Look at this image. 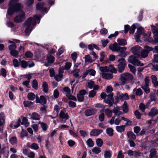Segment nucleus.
<instances>
[{"instance_id": "bf43d9fd", "label": "nucleus", "mask_w": 158, "mask_h": 158, "mask_svg": "<svg viewBox=\"0 0 158 158\" xmlns=\"http://www.w3.org/2000/svg\"><path fill=\"white\" fill-rule=\"evenodd\" d=\"M60 107L58 105H56L54 107V112L56 111V116H57L59 112V110L60 109Z\"/></svg>"}, {"instance_id": "a18cd8bd", "label": "nucleus", "mask_w": 158, "mask_h": 158, "mask_svg": "<svg viewBox=\"0 0 158 158\" xmlns=\"http://www.w3.org/2000/svg\"><path fill=\"white\" fill-rule=\"evenodd\" d=\"M148 52L143 50L141 52V56L142 57L145 58L148 56Z\"/></svg>"}, {"instance_id": "e2e57ef3", "label": "nucleus", "mask_w": 158, "mask_h": 158, "mask_svg": "<svg viewBox=\"0 0 158 158\" xmlns=\"http://www.w3.org/2000/svg\"><path fill=\"white\" fill-rule=\"evenodd\" d=\"M25 56L27 58H31L33 56V54L30 51H27L25 53Z\"/></svg>"}, {"instance_id": "72a5a7b5", "label": "nucleus", "mask_w": 158, "mask_h": 158, "mask_svg": "<svg viewBox=\"0 0 158 158\" xmlns=\"http://www.w3.org/2000/svg\"><path fill=\"white\" fill-rule=\"evenodd\" d=\"M85 62H87L91 63L94 61L90 56L88 55L85 56Z\"/></svg>"}, {"instance_id": "5fc2aeb1", "label": "nucleus", "mask_w": 158, "mask_h": 158, "mask_svg": "<svg viewBox=\"0 0 158 158\" xmlns=\"http://www.w3.org/2000/svg\"><path fill=\"white\" fill-rule=\"evenodd\" d=\"M126 65L118 64V71L119 72H122L124 70Z\"/></svg>"}, {"instance_id": "4468645a", "label": "nucleus", "mask_w": 158, "mask_h": 158, "mask_svg": "<svg viewBox=\"0 0 158 158\" xmlns=\"http://www.w3.org/2000/svg\"><path fill=\"white\" fill-rule=\"evenodd\" d=\"M102 130L101 129H94L90 132V135L91 136H97L102 133Z\"/></svg>"}, {"instance_id": "9b49d317", "label": "nucleus", "mask_w": 158, "mask_h": 158, "mask_svg": "<svg viewBox=\"0 0 158 158\" xmlns=\"http://www.w3.org/2000/svg\"><path fill=\"white\" fill-rule=\"evenodd\" d=\"M119 46L118 44L115 42L113 44H110L109 46V48L113 52H118Z\"/></svg>"}, {"instance_id": "393cba45", "label": "nucleus", "mask_w": 158, "mask_h": 158, "mask_svg": "<svg viewBox=\"0 0 158 158\" xmlns=\"http://www.w3.org/2000/svg\"><path fill=\"white\" fill-rule=\"evenodd\" d=\"M142 88L143 89L146 93H148L150 92V89L149 88V85L143 84L142 85Z\"/></svg>"}, {"instance_id": "a211bd4d", "label": "nucleus", "mask_w": 158, "mask_h": 158, "mask_svg": "<svg viewBox=\"0 0 158 158\" xmlns=\"http://www.w3.org/2000/svg\"><path fill=\"white\" fill-rule=\"evenodd\" d=\"M156 151L154 149H152L150 151V153L149 155L150 158H154L156 157Z\"/></svg>"}, {"instance_id": "7c9ffc66", "label": "nucleus", "mask_w": 158, "mask_h": 158, "mask_svg": "<svg viewBox=\"0 0 158 158\" xmlns=\"http://www.w3.org/2000/svg\"><path fill=\"white\" fill-rule=\"evenodd\" d=\"M104 111L106 115L108 117L110 118L112 115V111L108 108H107L104 110Z\"/></svg>"}, {"instance_id": "c03bdc74", "label": "nucleus", "mask_w": 158, "mask_h": 158, "mask_svg": "<svg viewBox=\"0 0 158 158\" xmlns=\"http://www.w3.org/2000/svg\"><path fill=\"white\" fill-rule=\"evenodd\" d=\"M86 143L88 146L89 147H92L94 145L93 141L90 139H89L87 140Z\"/></svg>"}, {"instance_id": "c85d7f7f", "label": "nucleus", "mask_w": 158, "mask_h": 158, "mask_svg": "<svg viewBox=\"0 0 158 158\" xmlns=\"http://www.w3.org/2000/svg\"><path fill=\"white\" fill-rule=\"evenodd\" d=\"M96 143L97 145L99 147H101L103 144V142L102 140L100 138H98L96 140Z\"/></svg>"}, {"instance_id": "ddd939ff", "label": "nucleus", "mask_w": 158, "mask_h": 158, "mask_svg": "<svg viewBox=\"0 0 158 158\" xmlns=\"http://www.w3.org/2000/svg\"><path fill=\"white\" fill-rule=\"evenodd\" d=\"M96 110L94 109H87L85 110L84 114L86 116H89L94 114Z\"/></svg>"}, {"instance_id": "2eb2a0df", "label": "nucleus", "mask_w": 158, "mask_h": 158, "mask_svg": "<svg viewBox=\"0 0 158 158\" xmlns=\"http://www.w3.org/2000/svg\"><path fill=\"white\" fill-rule=\"evenodd\" d=\"M36 102L41 103L42 104H45L46 100L43 96H41L39 98L38 96H36Z\"/></svg>"}, {"instance_id": "6e6d98bb", "label": "nucleus", "mask_w": 158, "mask_h": 158, "mask_svg": "<svg viewBox=\"0 0 158 158\" xmlns=\"http://www.w3.org/2000/svg\"><path fill=\"white\" fill-rule=\"evenodd\" d=\"M0 74L4 77H5L6 76V71L4 69H2L0 71Z\"/></svg>"}, {"instance_id": "b1692460", "label": "nucleus", "mask_w": 158, "mask_h": 158, "mask_svg": "<svg viewBox=\"0 0 158 158\" xmlns=\"http://www.w3.org/2000/svg\"><path fill=\"white\" fill-rule=\"evenodd\" d=\"M5 115L3 112H1L0 114V126H2L5 123Z\"/></svg>"}, {"instance_id": "13d9d810", "label": "nucleus", "mask_w": 158, "mask_h": 158, "mask_svg": "<svg viewBox=\"0 0 158 158\" xmlns=\"http://www.w3.org/2000/svg\"><path fill=\"white\" fill-rule=\"evenodd\" d=\"M96 94V92L94 90L90 91L89 93V97L90 98L94 97Z\"/></svg>"}, {"instance_id": "20e7f679", "label": "nucleus", "mask_w": 158, "mask_h": 158, "mask_svg": "<svg viewBox=\"0 0 158 158\" xmlns=\"http://www.w3.org/2000/svg\"><path fill=\"white\" fill-rule=\"evenodd\" d=\"M133 77V76L131 74L128 73H122L121 75L120 80L122 84H124L127 81L132 80Z\"/></svg>"}, {"instance_id": "de8ad7c7", "label": "nucleus", "mask_w": 158, "mask_h": 158, "mask_svg": "<svg viewBox=\"0 0 158 158\" xmlns=\"http://www.w3.org/2000/svg\"><path fill=\"white\" fill-rule=\"evenodd\" d=\"M71 57L74 62H75L76 61V59L77 58V54L76 52H73L72 54H71Z\"/></svg>"}, {"instance_id": "f257e3e1", "label": "nucleus", "mask_w": 158, "mask_h": 158, "mask_svg": "<svg viewBox=\"0 0 158 158\" xmlns=\"http://www.w3.org/2000/svg\"><path fill=\"white\" fill-rule=\"evenodd\" d=\"M18 0H10L9 3V8L7 11L9 15H12L15 12L21 11L22 6L18 2Z\"/></svg>"}, {"instance_id": "052dcab7", "label": "nucleus", "mask_w": 158, "mask_h": 158, "mask_svg": "<svg viewBox=\"0 0 158 158\" xmlns=\"http://www.w3.org/2000/svg\"><path fill=\"white\" fill-rule=\"evenodd\" d=\"M31 148L32 149L36 150L39 148V147L37 143H33L31 144Z\"/></svg>"}, {"instance_id": "58836bf2", "label": "nucleus", "mask_w": 158, "mask_h": 158, "mask_svg": "<svg viewBox=\"0 0 158 158\" xmlns=\"http://www.w3.org/2000/svg\"><path fill=\"white\" fill-rule=\"evenodd\" d=\"M123 111L124 113H127L128 111V106L127 105V103L126 102H125L123 104L122 106Z\"/></svg>"}, {"instance_id": "0eeeda50", "label": "nucleus", "mask_w": 158, "mask_h": 158, "mask_svg": "<svg viewBox=\"0 0 158 158\" xmlns=\"http://www.w3.org/2000/svg\"><path fill=\"white\" fill-rule=\"evenodd\" d=\"M113 93H110L106 96V98L104 100L105 103L108 104L109 106H110L113 105L112 102L113 100Z\"/></svg>"}, {"instance_id": "5701e85b", "label": "nucleus", "mask_w": 158, "mask_h": 158, "mask_svg": "<svg viewBox=\"0 0 158 158\" xmlns=\"http://www.w3.org/2000/svg\"><path fill=\"white\" fill-rule=\"evenodd\" d=\"M127 135L128 137L130 139H135L136 138L135 135L131 131H128L127 133Z\"/></svg>"}, {"instance_id": "412c9836", "label": "nucleus", "mask_w": 158, "mask_h": 158, "mask_svg": "<svg viewBox=\"0 0 158 158\" xmlns=\"http://www.w3.org/2000/svg\"><path fill=\"white\" fill-rule=\"evenodd\" d=\"M31 118L32 119L36 120H39L40 119V115L36 112H33L32 114Z\"/></svg>"}, {"instance_id": "2f4dec72", "label": "nucleus", "mask_w": 158, "mask_h": 158, "mask_svg": "<svg viewBox=\"0 0 158 158\" xmlns=\"http://www.w3.org/2000/svg\"><path fill=\"white\" fill-rule=\"evenodd\" d=\"M21 124L22 125H24L26 127H28L29 125V123L28 122V120L26 117H23V118Z\"/></svg>"}, {"instance_id": "774afa93", "label": "nucleus", "mask_w": 158, "mask_h": 158, "mask_svg": "<svg viewBox=\"0 0 158 158\" xmlns=\"http://www.w3.org/2000/svg\"><path fill=\"white\" fill-rule=\"evenodd\" d=\"M27 135V133L26 131L22 130L21 133V137L23 138Z\"/></svg>"}, {"instance_id": "a878e982", "label": "nucleus", "mask_w": 158, "mask_h": 158, "mask_svg": "<svg viewBox=\"0 0 158 158\" xmlns=\"http://www.w3.org/2000/svg\"><path fill=\"white\" fill-rule=\"evenodd\" d=\"M42 87L45 93H48V84L45 81L43 83Z\"/></svg>"}, {"instance_id": "0e129e2a", "label": "nucleus", "mask_w": 158, "mask_h": 158, "mask_svg": "<svg viewBox=\"0 0 158 158\" xmlns=\"http://www.w3.org/2000/svg\"><path fill=\"white\" fill-rule=\"evenodd\" d=\"M118 61L119 62V64L126 65V61L124 58L119 59Z\"/></svg>"}, {"instance_id": "69168bd1", "label": "nucleus", "mask_w": 158, "mask_h": 158, "mask_svg": "<svg viewBox=\"0 0 158 158\" xmlns=\"http://www.w3.org/2000/svg\"><path fill=\"white\" fill-rule=\"evenodd\" d=\"M88 74L92 76H94L95 74V71L92 69H90L87 70Z\"/></svg>"}, {"instance_id": "f704fd0d", "label": "nucleus", "mask_w": 158, "mask_h": 158, "mask_svg": "<svg viewBox=\"0 0 158 158\" xmlns=\"http://www.w3.org/2000/svg\"><path fill=\"white\" fill-rule=\"evenodd\" d=\"M106 133L110 136H112L113 135V130L111 128H109L106 129Z\"/></svg>"}, {"instance_id": "603ef678", "label": "nucleus", "mask_w": 158, "mask_h": 158, "mask_svg": "<svg viewBox=\"0 0 158 158\" xmlns=\"http://www.w3.org/2000/svg\"><path fill=\"white\" fill-rule=\"evenodd\" d=\"M143 50L148 52V53H149L150 51L153 50V48L151 47L146 45L144 47Z\"/></svg>"}, {"instance_id": "dca6fc26", "label": "nucleus", "mask_w": 158, "mask_h": 158, "mask_svg": "<svg viewBox=\"0 0 158 158\" xmlns=\"http://www.w3.org/2000/svg\"><path fill=\"white\" fill-rule=\"evenodd\" d=\"M60 117L63 119L65 120L64 121H62V122L63 123H65L66 120L69 118V116L67 113H65L63 111L61 110L60 114Z\"/></svg>"}, {"instance_id": "423d86ee", "label": "nucleus", "mask_w": 158, "mask_h": 158, "mask_svg": "<svg viewBox=\"0 0 158 158\" xmlns=\"http://www.w3.org/2000/svg\"><path fill=\"white\" fill-rule=\"evenodd\" d=\"M26 18L25 14L23 11L21 12L14 19V21L17 23L22 22Z\"/></svg>"}, {"instance_id": "c756f323", "label": "nucleus", "mask_w": 158, "mask_h": 158, "mask_svg": "<svg viewBox=\"0 0 158 158\" xmlns=\"http://www.w3.org/2000/svg\"><path fill=\"white\" fill-rule=\"evenodd\" d=\"M118 43L119 45H125L127 44L126 40L124 39H121L118 40Z\"/></svg>"}, {"instance_id": "f03ea898", "label": "nucleus", "mask_w": 158, "mask_h": 158, "mask_svg": "<svg viewBox=\"0 0 158 158\" xmlns=\"http://www.w3.org/2000/svg\"><path fill=\"white\" fill-rule=\"evenodd\" d=\"M39 18L38 15H35L33 17L29 18L24 23L23 26L26 27L25 32L26 34H29L32 30V26L36 24V21L39 20Z\"/></svg>"}, {"instance_id": "1a4fd4ad", "label": "nucleus", "mask_w": 158, "mask_h": 158, "mask_svg": "<svg viewBox=\"0 0 158 158\" xmlns=\"http://www.w3.org/2000/svg\"><path fill=\"white\" fill-rule=\"evenodd\" d=\"M117 97L118 99L121 101L128 100L129 97L127 93H125L124 94L119 92H117Z\"/></svg>"}, {"instance_id": "09e8293b", "label": "nucleus", "mask_w": 158, "mask_h": 158, "mask_svg": "<svg viewBox=\"0 0 158 158\" xmlns=\"http://www.w3.org/2000/svg\"><path fill=\"white\" fill-rule=\"evenodd\" d=\"M128 67L130 69V71L134 74H135L136 71L135 67L131 64H129Z\"/></svg>"}, {"instance_id": "aec40b11", "label": "nucleus", "mask_w": 158, "mask_h": 158, "mask_svg": "<svg viewBox=\"0 0 158 158\" xmlns=\"http://www.w3.org/2000/svg\"><path fill=\"white\" fill-rule=\"evenodd\" d=\"M125 127L126 126L124 125L117 126L116 127V129L117 131L121 133L124 131Z\"/></svg>"}, {"instance_id": "338daca9", "label": "nucleus", "mask_w": 158, "mask_h": 158, "mask_svg": "<svg viewBox=\"0 0 158 158\" xmlns=\"http://www.w3.org/2000/svg\"><path fill=\"white\" fill-rule=\"evenodd\" d=\"M105 116L103 113H102L99 116L98 118L101 122L103 121L104 120Z\"/></svg>"}, {"instance_id": "79ce46f5", "label": "nucleus", "mask_w": 158, "mask_h": 158, "mask_svg": "<svg viewBox=\"0 0 158 158\" xmlns=\"http://www.w3.org/2000/svg\"><path fill=\"white\" fill-rule=\"evenodd\" d=\"M108 69L109 70V72L115 73H117V70L112 65L109 66V67H108Z\"/></svg>"}, {"instance_id": "9d476101", "label": "nucleus", "mask_w": 158, "mask_h": 158, "mask_svg": "<svg viewBox=\"0 0 158 158\" xmlns=\"http://www.w3.org/2000/svg\"><path fill=\"white\" fill-rule=\"evenodd\" d=\"M141 50V48L137 45L132 48L131 49V51L134 54L137 55Z\"/></svg>"}, {"instance_id": "f3484780", "label": "nucleus", "mask_w": 158, "mask_h": 158, "mask_svg": "<svg viewBox=\"0 0 158 158\" xmlns=\"http://www.w3.org/2000/svg\"><path fill=\"white\" fill-rule=\"evenodd\" d=\"M158 113V110L155 108H152L150 112L149 113V115L150 116L153 117L156 115Z\"/></svg>"}, {"instance_id": "7ed1b4c3", "label": "nucleus", "mask_w": 158, "mask_h": 158, "mask_svg": "<svg viewBox=\"0 0 158 158\" xmlns=\"http://www.w3.org/2000/svg\"><path fill=\"white\" fill-rule=\"evenodd\" d=\"M100 70L102 72V77L105 79L110 80L112 79L113 76L112 73H110L108 67H100L99 68Z\"/></svg>"}, {"instance_id": "ea45409f", "label": "nucleus", "mask_w": 158, "mask_h": 158, "mask_svg": "<svg viewBox=\"0 0 158 158\" xmlns=\"http://www.w3.org/2000/svg\"><path fill=\"white\" fill-rule=\"evenodd\" d=\"M150 32H149L147 34V36L148 37V38L147 39V38L145 37V39L144 40L145 41L152 43H153L154 42H155V41L153 40V39L152 38L150 37Z\"/></svg>"}, {"instance_id": "a19ab883", "label": "nucleus", "mask_w": 158, "mask_h": 158, "mask_svg": "<svg viewBox=\"0 0 158 158\" xmlns=\"http://www.w3.org/2000/svg\"><path fill=\"white\" fill-rule=\"evenodd\" d=\"M44 6V3H38L36 6L37 9L39 10H43Z\"/></svg>"}, {"instance_id": "6e6552de", "label": "nucleus", "mask_w": 158, "mask_h": 158, "mask_svg": "<svg viewBox=\"0 0 158 158\" xmlns=\"http://www.w3.org/2000/svg\"><path fill=\"white\" fill-rule=\"evenodd\" d=\"M152 30L154 34V41L156 43L158 42V29L156 28L155 26H151Z\"/></svg>"}, {"instance_id": "39448f33", "label": "nucleus", "mask_w": 158, "mask_h": 158, "mask_svg": "<svg viewBox=\"0 0 158 158\" xmlns=\"http://www.w3.org/2000/svg\"><path fill=\"white\" fill-rule=\"evenodd\" d=\"M128 61L130 63L136 66H143V64L141 63L134 56H130L128 59Z\"/></svg>"}, {"instance_id": "8fccbe9b", "label": "nucleus", "mask_w": 158, "mask_h": 158, "mask_svg": "<svg viewBox=\"0 0 158 158\" xmlns=\"http://www.w3.org/2000/svg\"><path fill=\"white\" fill-rule=\"evenodd\" d=\"M114 112L115 115L118 116L123 114V112L118 109H115Z\"/></svg>"}, {"instance_id": "37998d69", "label": "nucleus", "mask_w": 158, "mask_h": 158, "mask_svg": "<svg viewBox=\"0 0 158 158\" xmlns=\"http://www.w3.org/2000/svg\"><path fill=\"white\" fill-rule=\"evenodd\" d=\"M9 141L12 144L14 145L17 143V139L16 137H13L10 139Z\"/></svg>"}, {"instance_id": "c9c22d12", "label": "nucleus", "mask_w": 158, "mask_h": 158, "mask_svg": "<svg viewBox=\"0 0 158 158\" xmlns=\"http://www.w3.org/2000/svg\"><path fill=\"white\" fill-rule=\"evenodd\" d=\"M95 106L97 108H102V109L100 110V112H101L104 111V110L106 107L105 106L100 103H98L96 104Z\"/></svg>"}, {"instance_id": "6ab92c4d", "label": "nucleus", "mask_w": 158, "mask_h": 158, "mask_svg": "<svg viewBox=\"0 0 158 158\" xmlns=\"http://www.w3.org/2000/svg\"><path fill=\"white\" fill-rule=\"evenodd\" d=\"M19 60L20 64L22 68L25 69L27 67L28 64V62H27L24 60H21L20 59H19Z\"/></svg>"}, {"instance_id": "cd10ccee", "label": "nucleus", "mask_w": 158, "mask_h": 158, "mask_svg": "<svg viewBox=\"0 0 158 158\" xmlns=\"http://www.w3.org/2000/svg\"><path fill=\"white\" fill-rule=\"evenodd\" d=\"M104 155L105 158H110L111 156L110 151L109 150L105 151L104 152Z\"/></svg>"}, {"instance_id": "4d7b16f0", "label": "nucleus", "mask_w": 158, "mask_h": 158, "mask_svg": "<svg viewBox=\"0 0 158 158\" xmlns=\"http://www.w3.org/2000/svg\"><path fill=\"white\" fill-rule=\"evenodd\" d=\"M135 26L134 25H133L131 27H130L129 29V33L130 34H133L135 32Z\"/></svg>"}, {"instance_id": "4be33fe9", "label": "nucleus", "mask_w": 158, "mask_h": 158, "mask_svg": "<svg viewBox=\"0 0 158 158\" xmlns=\"http://www.w3.org/2000/svg\"><path fill=\"white\" fill-rule=\"evenodd\" d=\"M70 89L68 87H65L63 89V92L66 94L67 97L70 94Z\"/></svg>"}, {"instance_id": "864d4df0", "label": "nucleus", "mask_w": 158, "mask_h": 158, "mask_svg": "<svg viewBox=\"0 0 158 158\" xmlns=\"http://www.w3.org/2000/svg\"><path fill=\"white\" fill-rule=\"evenodd\" d=\"M10 53L14 57H17L18 55V52L15 50L10 51Z\"/></svg>"}, {"instance_id": "680f3d73", "label": "nucleus", "mask_w": 158, "mask_h": 158, "mask_svg": "<svg viewBox=\"0 0 158 158\" xmlns=\"http://www.w3.org/2000/svg\"><path fill=\"white\" fill-rule=\"evenodd\" d=\"M126 49L127 48L126 47H120L119 46L118 52H120V53H123L126 51Z\"/></svg>"}, {"instance_id": "f8f14e48", "label": "nucleus", "mask_w": 158, "mask_h": 158, "mask_svg": "<svg viewBox=\"0 0 158 158\" xmlns=\"http://www.w3.org/2000/svg\"><path fill=\"white\" fill-rule=\"evenodd\" d=\"M64 70V68L62 67L60 68L59 70L58 75H56L55 76V78L57 81H60L62 78V71Z\"/></svg>"}, {"instance_id": "3c124183", "label": "nucleus", "mask_w": 158, "mask_h": 158, "mask_svg": "<svg viewBox=\"0 0 158 158\" xmlns=\"http://www.w3.org/2000/svg\"><path fill=\"white\" fill-rule=\"evenodd\" d=\"M54 57L53 56H50L48 57V61L49 63H52L54 61Z\"/></svg>"}, {"instance_id": "49530a36", "label": "nucleus", "mask_w": 158, "mask_h": 158, "mask_svg": "<svg viewBox=\"0 0 158 158\" xmlns=\"http://www.w3.org/2000/svg\"><path fill=\"white\" fill-rule=\"evenodd\" d=\"M32 87L35 89H37L38 87V82L36 80L34 79L32 82Z\"/></svg>"}, {"instance_id": "4c0bfd02", "label": "nucleus", "mask_w": 158, "mask_h": 158, "mask_svg": "<svg viewBox=\"0 0 158 158\" xmlns=\"http://www.w3.org/2000/svg\"><path fill=\"white\" fill-rule=\"evenodd\" d=\"M151 78L152 80V83L155 86H156V85L158 83V81H157V78L154 75L151 76Z\"/></svg>"}, {"instance_id": "473e14b6", "label": "nucleus", "mask_w": 158, "mask_h": 158, "mask_svg": "<svg viewBox=\"0 0 158 158\" xmlns=\"http://www.w3.org/2000/svg\"><path fill=\"white\" fill-rule=\"evenodd\" d=\"M27 98L29 100L33 101L35 98V95L32 93H29L27 94Z\"/></svg>"}, {"instance_id": "e433bc0d", "label": "nucleus", "mask_w": 158, "mask_h": 158, "mask_svg": "<svg viewBox=\"0 0 158 158\" xmlns=\"http://www.w3.org/2000/svg\"><path fill=\"white\" fill-rule=\"evenodd\" d=\"M92 151L93 152L96 154H98L101 152L100 148L97 147H94L92 149Z\"/></svg>"}, {"instance_id": "bb28decb", "label": "nucleus", "mask_w": 158, "mask_h": 158, "mask_svg": "<svg viewBox=\"0 0 158 158\" xmlns=\"http://www.w3.org/2000/svg\"><path fill=\"white\" fill-rule=\"evenodd\" d=\"M133 92L134 94L139 96L143 94L142 91L140 88L134 89L133 90Z\"/></svg>"}]
</instances>
